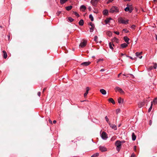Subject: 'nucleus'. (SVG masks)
<instances>
[{"instance_id": "nucleus-56", "label": "nucleus", "mask_w": 157, "mask_h": 157, "mask_svg": "<svg viewBox=\"0 0 157 157\" xmlns=\"http://www.w3.org/2000/svg\"><path fill=\"white\" fill-rule=\"evenodd\" d=\"M136 146H134V150H136Z\"/></svg>"}, {"instance_id": "nucleus-4", "label": "nucleus", "mask_w": 157, "mask_h": 157, "mask_svg": "<svg viewBox=\"0 0 157 157\" xmlns=\"http://www.w3.org/2000/svg\"><path fill=\"white\" fill-rule=\"evenodd\" d=\"M87 43V40H83L79 44V46L81 48H83L86 46Z\"/></svg>"}, {"instance_id": "nucleus-40", "label": "nucleus", "mask_w": 157, "mask_h": 157, "mask_svg": "<svg viewBox=\"0 0 157 157\" xmlns=\"http://www.w3.org/2000/svg\"><path fill=\"white\" fill-rule=\"evenodd\" d=\"M74 13L75 14L76 16H77L78 17L79 16V14H78L76 12H74Z\"/></svg>"}, {"instance_id": "nucleus-18", "label": "nucleus", "mask_w": 157, "mask_h": 157, "mask_svg": "<svg viewBox=\"0 0 157 157\" xmlns=\"http://www.w3.org/2000/svg\"><path fill=\"white\" fill-rule=\"evenodd\" d=\"M123 75L126 76L127 77H129V76H130V77L132 78L134 77V76L132 74H123Z\"/></svg>"}, {"instance_id": "nucleus-43", "label": "nucleus", "mask_w": 157, "mask_h": 157, "mask_svg": "<svg viewBox=\"0 0 157 157\" xmlns=\"http://www.w3.org/2000/svg\"><path fill=\"white\" fill-rule=\"evenodd\" d=\"M61 13V11H58L56 13V14H57V16H59Z\"/></svg>"}, {"instance_id": "nucleus-57", "label": "nucleus", "mask_w": 157, "mask_h": 157, "mask_svg": "<svg viewBox=\"0 0 157 157\" xmlns=\"http://www.w3.org/2000/svg\"><path fill=\"white\" fill-rule=\"evenodd\" d=\"M56 120H54L53 121V123L54 124H55L56 123Z\"/></svg>"}, {"instance_id": "nucleus-34", "label": "nucleus", "mask_w": 157, "mask_h": 157, "mask_svg": "<svg viewBox=\"0 0 157 157\" xmlns=\"http://www.w3.org/2000/svg\"><path fill=\"white\" fill-rule=\"evenodd\" d=\"M105 119L107 123L109 124L110 123V122L109 121V119L107 116H106L105 117Z\"/></svg>"}, {"instance_id": "nucleus-50", "label": "nucleus", "mask_w": 157, "mask_h": 157, "mask_svg": "<svg viewBox=\"0 0 157 157\" xmlns=\"http://www.w3.org/2000/svg\"><path fill=\"white\" fill-rule=\"evenodd\" d=\"M153 68V66H151L150 67L149 69L150 70H151Z\"/></svg>"}, {"instance_id": "nucleus-14", "label": "nucleus", "mask_w": 157, "mask_h": 157, "mask_svg": "<svg viewBox=\"0 0 157 157\" xmlns=\"http://www.w3.org/2000/svg\"><path fill=\"white\" fill-rule=\"evenodd\" d=\"M110 126L112 129H114V130H116L117 129V126L114 124H111L110 123L109 124Z\"/></svg>"}, {"instance_id": "nucleus-11", "label": "nucleus", "mask_w": 157, "mask_h": 157, "mask_svg": "<svg viewBox=\"0 0 157 157\" xmlns=\"http://www.w3.org/2000/svg\"><path fill=\"white\" fill-rule=\"evenodd\" d=\"M142 54V52H137L136 53V56L139 57L140 59H141L142 58V56L141 55Z\"/></svg>"}, {"instance_id": "nucleus-30", "label": "nucleus", "mask_w": 157, "mask_h": 157, "mask_svg": "<svg viewBox=\"0 0 157 157\" xmlns=\"http://www.w3.org/2000/svg\"><path fill=\"white\" fill-rule=\"evenodd\" d=\"M112 34L111 32L110 31H108L106 32V34L107 35V36L109 37L112 36Z\"/></svg>"}, {"instance_id": "nucleus-26", "label": "nucleus", "mask_w": 157, "mask_h": 157, "mask_svg": "<svg viewBox=\"0 0 157 157\" xmlns=\"http://www.w3.org/2000/svg\"><path fill=\"white\" fill-rule=\"evenodd\" d=\"M152 105H153V102H151V106L148 110V112H149V113L150 112H151V110L152 109Z\"/></svg>"}, {"instance_id": "nucleus-55", "label": "nucleus", "mask_w": 157, "mask_h": 157, "mask_svg": "<svg viewBox=\"0 0 157 157\" xmlns=\"http://www.w3.org/2000/svg\"><path fill=\"white\" fill-rule=\"evenodd\" d=\"M129 58L131 59H132V60H134V59L132 57H131V56H130L129 57Z\"/></svg>"}, {"instance_id": "nucleus-36", "label": "nucleus", "mask_w": 157, "mask_h": 157, "mask_svg": "<svg viewBox=\"0 0 157 157\" xmlns=\"http://www.w3.org/2000/svg\"><path fill=\"white\" fill-rule=\"evenodd\" d=\"M68 20L70 22H72L74 21L73 19L70 17L68 18Z\"/></svg>"}, {"instance_id": "nucleus-45", "label": "nucleus", "mask_w": 157, "mask_h": 157, "mask_svg": "<svg viewBox=\"0 0 157 157\" xmlns=\"http://www.w3.org/2000/svg\"><path fill=\"white\" fill-rule=\"evenodd\" d=\"M113 1V0H109L107 2V3L108 4L110 2H112Z\"/></svg>"}, {"instance_id": "nucleus-62", "label": "nucleus", "mask_w": 157, "mask_h": 157, "mask_svg": "<svg viewBox=\"0 0 157 157\" xmlns=\"http://www.w3.org/2000/svg\"><path fill=\"white\" fill-rule=\"evenodd\" d=\"M124 1H130V0H124Z\"/></svg>"}, {"instance_id": "nucleus-12", "label": "nucleus", "mask_w": 157, "mask_h": 157, "mask_svg": "<svg viewBox=\"0 0 157 157\" xmlns=\"http://www.w3.org/2000/svg\"><path fill=\"white\" fill-rule=\"evenodd\" d=\"M91 63V62L90 61L84 62L81 63V65H82L86 66L90 65Z\"/></svg>"}, {"instance_id": "nucleus-38", "label": "nucleus", "mask_w": 157, "mask_h": 157, "mask_svg": "<svg viewBox=\"0 0 157 157\" xmlns=\"http://www.w3.org/2000/svg\"><path fill=\"white\" fill-rule=\"evenodd\" d=\"M113 41L117 42L118 41V39L116 37H114L112 40Z\"/></svg>"}, {"instance_id": "nucleus-63", "label": "nucleus", "mask_w": 157, "mask_h": 157, "mask_svg": "<svg viewBox=\"0 0 157 157\" xmlns=\"http://www.w3.org/2000/svg\"><path fill=\"white\" fill-rule=\"evenodd\" d=\"M126 57H128L129 58L130 56H128V55H126Z\"/></svg>"}, {"instance_id": "nucleus-48", "label": "nucleus", "mask_w": 157, "mask_h": 157, "mask_svg": "<svg viewBox=\"0 0 157 157\" xmlns=\"http://www.w3.org/2000/svg\"><path fill=\"white\" fill-rule=\"evenodd\" d=\"M102 59H98V61H97V63H98V62H99L100 61H102Z\"/></svg>"}, {"instance_id": "nucleus-37", "label": "nucleus", "mask_w": 157, "mask_h": 157, "mask_svg": "<svg viewBox=\"0 0 157 157\" xmlns=\"http://www.w3.org/2000/svg\"><path fill=\"white\" fill-rule=\"evenodd\" d=\"M153 68L154 69H156V68H157V63H154V65H153Z\"/></svg>"}, {"instance_id": "nucleus-8", "label": "nucleus", "mask_w": 157, "mask_h": 157, "mask_svg": "<svg viewBox=\"0 0 157 157\" xmlns=\"http://www.w3.org/2000/svg\"><path fill=\"white\" fill-rule=\"evenodd\" d=\"M115 90L116 91H118L121 94H123L124 93V92L123 90L118 87H116L115 88Z\"/></svg>"}, {"instance_id": "nucleus-5", "label": "nucleus", "mask_w": 157, "mask_h": 157, "mask_svg": "<svg viewBox=\"0 0 157 157\" xmlns=\"http://www.w3.org/2000/svg\"><path fill=\"white\" fill-rule=\"evenodd\" d=\"M101 137L104 140H106V139L108 138L107 134H106V133L104 132H103L102 133L101 135Z\"/></svg>"}, {"instance_id": "nucleus-47", "label": "nucleus", "mask_w": 157, "mask_h": 157, "mask_svg": "<svg viewBox=\"0 0 157 157\" xmlns=\"http://www.w3.org/2000/svg\"><path fill=\"white\" fill-rule=\"evenodd\" d=\"M135 155L134 153L132 154L130 157H135Z\"/></svg>"}, {"instance_id": "nucleus-60", "label": "nucleus", "mask_w": 157, "mask_h": 157, "mask_svg": "<svg viewBox=\"0 0 157 157\" xmlns=\"http://www.w3.org/2000/svg\"><path fill=\"white\" fill-rule=\"evenodd\" d=\"M121 56H124V55H125V54H123V53H121Z\"/></svg>"}, {"instance_id": "nucleus-31", "label": "nucleus", "mask_w": 157, "mask_h": 157, "mask_svg": "<svg viewBox=\"0 0 157 157\" xmlns=\"http://www.w3.org/2000/svg\"><path fill=\"white\" fill-rule=\"evenodd\" d=\"M99 154L98 153H96L92 155L91 157H97L99 155Z\"/></svg>"}, {"instance_id": "nucleus-46", "label": "nucleus", "mask_w": 157, "mask_h": 157, "mask_svg": "<svg viewBox=\"0 0 157 157\" xmlns=\"http://www.w3.org/2000/svg\"><path fill=\"white\" fill-rule=\"evenodd\" d=\"M120 109H117L116 110V112L117 113H118L120 112Z\"/></svg>"}, {"instance_id": "nucleus-61", "label": "nucleus", "mask_w": 157, "mask_h": 157, "mask_svg": "<svg viewBox=\"0 0 157 157\" xmlns=\"http://www.w3.org/2000/svg\"><path fill=\"white\" fill-rule=\"evenodd\" d=\"M8 37L9 39L10 38V36L8 35Z\"/></svg>"}, {"instance_id": "nucleus-35", "label": "nucleus", "mask_w": 157, "mask_h": 157, "mask_svg": "<svg viewBox=\"0 0 157 157\" xmlns=\"http://www.w3.org/2000/svg\"><path fill=\"white\" fill-rule=\"evenodd\" d=\"M98 38V37H97V36H95L94 37V40L95 42H97Z\"/></svg>"}, {"instance_id": "nucleus-29", "label": "nucleus", "mask_w": 157, "mask_h": 157, "mask_svg": "<svg viewBox=\"0 0 157 157\" xmlns=\"http://www.w3.org/2000/svg\"><path fill=\"white\" fill-rule=\"evenodd\" d=\"M108 13V11L107 10H105L103 11V13L104 15H107Z\"/></svg>"}, {"instance_id": "nucleus-9", "label": "nucleus", "mask_w": 157, "mask_h": 157, "mask_svg": "<svg viewBox=\"0 0 157 157\" xmlns=\"http://www.w3.org/2000/svg\"><path fill=\"white\" fill-rule=\"evenodd\" d=\"M133 9L132 7H127L124 9L125 11H128L129 13H131L133 10Z\"/></svg>"}, {"instance_id": "nucleus-39", "label": "nucleus", "mask_w": 157, "mask_h": 157, "mask_svg": "<svg viewBox=\"0 0 157 157\" xmlns=\"http://www.w3.org/2000/svg\"><path fill=\"white\" fill-rule=\"evenodd\" d=\"M105 21L106 24H107L109 22V20L106 19L105 20Z\"/></svg>"}, {"instance_id": "nucleus-59", "label": "nucleus", "mask_w": 157, "mask_h": 157, "mask_svg": "<svg viewBox=\"0 0 157 157\" xmlns=\"http://www.w3.org/2000/svg\"><path fill=\"white\" fill-rule=\"evenodd\" d=\"M49 122L50 123H52V121L51 120H49Z\"/></svg>"}, {"instance_id": "nucleus-21", "label": "nucleus", "mask_w": 157, "mask_h": 157, "mask_svg": "<svg viewBox=\"0 0 157 157\" xmlns=\"http://www.w3.org/2000/svg\"><path fill=\"white\" fill-rule=\"evenodd\" d=\"M108 100L109 102H111L113 104H114L115 103V101L112 98H109V99Z\"/></svg>"}, {"instance_id": "nucleus-64", "label": "nucleus", "mask_w": 157, "mask_h": 157, "mask_svg": "<svg viewBox=\"0 0 157 157\" xmlns=\"http://www.w3.org/2000/svg\"><path fill=\"white\" fill-rule=\"evenodd\" d=\"M121 143L124 142V141H121Z\"/></svg>"}, {"instance_id": "nucleus-16", "label": "nucleus", "mask_w": 157, "mask_h": 157, "mask_svg": "<svg viewBox=\"0 0 157 157\" xmlns=\"http://www.w3.org/2000/svg\"><path fill=\"white\" fill-rule=\"evenodd\" d=\"M124 40L125 41L127 44H129L128 41L129 40V39L127 36H125L124 37Z\"/></svg>"}, {"instance_id": "nucleus-6", "label": "nucleus", "mask_w": 157, "mask_h": 157, "mask_svg": "<svg viewBox=\"0 0 157 157\" xmlns=\"http://www.w3.org/2000/svg\"><path fill=\"white\" fill-rule=\"evenodd\" d=\"M99 1V0H91L90 3L93 6H96Z\"/></svg>"}, {"instance_id": "nucleus-7", "label": "nucleus", "mask_w": 157, "mask_h": 157, "mask_svg": "<svg viewBox=\"0 0 157 157\" xmlns=\"http://www.w3.org/2000/svg\"><path fill=\"white\" fill-rule=\"evenodd\" d=\"M89 25L91 26V28H90V32H92L94 30L95 27L94 25L91 22H90L89 23Z\"/></svg>"}, {"instance_id": "nucleus-51", "label": "nucleus", "mask_w": 157, "mask_h": 157, "mask_svg": "<svg viewBox=\"0 0 157 157\" xmlns=\"http://www.w3.org/2000/svg\"><path fill=\"white\" fill-rule=\"evenodd\" d=\"M88 10L89 11H90L91 10V8L90 6H89L88 8Z\"/></svg>"}, {"instance_id": "nucleus-52", "label": "nucleus", "mask_w": 157, "mask_h": 157, "mask_svg": "<svg viewBox=\"0 0 157 157\" xmlns=\"http://www.w3.org/2000/svg\"><path fill=\"white\" fill-rule=\"evenodd\" d=\"M105 71V70L104 69H102L100 70V71L102 72Z\"/></svg>"}, {"instance_id": "nucleus-41", "label": "nucleus", "mask_w": 157, "mask_h": 157, "mask_svg": "<svg viewBox=\"0 0 157 157\" xmlns=\"http://www.w3.org/2000/svg\"><path fill=\"white\" fill-rule=\"evenodd\" d=\"M136 27V26L135 25H132L131 26V28L132 29H134Z\"/></svg>"}, {"instance_id": "nucleus-28", "label": "nucleus", "mask_w": 157, "mask_h": 157, "mask_svg": "<svg viewBox=\"0 0 157 157\" xmlns=\"http://www.w3.org/2000/svg\"><path fill=\"white\" fill-rule=\"evenodd\" d=\"M153 103L154 105H157V98H155L153 100Z\"/></svg>"}, {"instance_id": "nucleus-10", "label": "nucleus", "mask_w": 157, "mask_h": 157, "mask_svg": "<svg viewBox=\"0 0 157 157\" xmlns=\"http://www.w3.org/2000/svg\"><path fill=\"white\" fill-rule=\"evenodd\" d=\"M99 149L102 152H105L107 151V148L104 146H99Z\"/></svg>"}, {"instance_id": "nucleus-54", "label": "nucleus", "mask_w": 157, "mask_h": 157, "mask_svg": "<svg viewBox=\"0 0 157 157\" xmlns=\"http://www.w3.org/2000/svg\"><path fill=\"white\" fill-rule=\"evenodd\" d=\"M46 88H44L43 90V93H44V91L46 90Z\"/></svg>"}, {"instance_id": "nucleus-53", "label": "nucleus", "mask_w": 157, "mask_h": 157, "mask_svg": "<svg viewBox=\"0 0 157 157\" xmlns=\"http://www.w3.org/2000/svg\"><path fill=\"white\" fill-rule=\"evenodd\" d=\"M127 7H132V6L130 5H129L128 4H127Z\"/></svg>"}, {"instance_id": "nucleus-25", "label": "nucleus", "mask_w": 157, "mask_h": 157, "mask_svg": "<svg viewBox=\"0 0 157 157\" xmlns=\"http://www.w3.org/2000/svg\"><path fill=\"white\" fill-rule=\"evenodd\" d=\"M72 8V6H70L66 7V10L67 11L70 10Z\"/></svg>"}, {"instance_id": "nucleus-1", "label": "nucleus", "mask_w": 157, "mask_h": 157, "mask_svg": "<svg viewBox=\"0 0 157 157\" xmlns=\"http://www.w3.org/2000/svg\"><path fill=\"white\" fill-rule=\"evenodd\" d=\"M119 10L118 7L113 6L110 9L109 12L111 13H119Z\"/></svg>"}, {"instance_id": "nucleus-3", "label": "nucleus", "mask_w": 157, "mask_h": 157, "mask_svg": "<svg viewBox=\"0 0 157 157\" xmlns=\"http://www.w3.org/2000/svg\"><path fill=\"white\" fill-rule=\"evenodd\" d=\"M128 20H124L122 18H120L118 19V21L120 23L126 24L128 23Z\"/></svg>"}, {"instance_id": "nucleus-23", "label": "nucleus", "mask_w": 157, "mask_h": 157, "mask_svg": "<svg viewBox=\"0 0 157 157\" xmlns=\"http://www.w3.org/2000/svg\"><path fill=\"white\" fill-rule=\"evenodd\" d=\"M136 136L135 135L134 133H132V140L133 141H134L136 139Z\"/></svg>"}, {"instance_id": "nucleus-15", "label": "nucleus", "mask_w": 157, "mask_h": 157, "mask_svg": "<svg viewBox=\"0 0 157 157\" xmlns=\"http://www.w3.org/2000/svg\"><path fill=\"white\" fill-rule=\"evenodd\" d=\"M100 92L103 95H105L106 94V90L103 89H100Z\"/></svg>"}, {"instance_id": "nucleus-19", "label": "nucleus", "mask_w": 157, "mask_h": 157, "mask_svg": "<svg viewBox=\"0 0 157 157\" xmlns=\"http://www.w3.org/2000/svg\"><path fill=\"white\" fill-rule=\"evenodd\" d=\"M109 48L112 50H113V47L114 46V44L113 43L110 42L109 43Z\"/></svg>"}, {"instance_id": "nucleus-20", "label": "nucleus", "mask_w": 157, "mask_h": 157, "mask_svg": "<svg viewBox=\"0 0 157 157\" xmlns=\"http://www.w3.org/2000/svg\"><path fill=\"white\" fill-rule=\"evenodd\" d=\"M2 52L3 54V57H4V58L5 59H6L7 56V54L6 52L5 51L3 50L2 51Z\"/></svg>"}, {"instance_id": "nucleus-24", "label": "nucleus", "mask_w": 157, "mask_h": 157, "mask_svg": "<svg viewBox=\"0 0 157 157\" xmlns=\"http://www.w3.org/2000/svg\"><path fill=\"white\" fill-rule=\"evenodd\" d=\"M118 102L119 104L122 103L123 102V100L121 98H119L118 99Z\"/></svg>"}, {"instance_id": "nucleus-42", "label": "nucleus", "mask_w": 157, "mask_h": 157, "mask_svg": "<svg viewBox=\"0 0 157 157\" xmlns=\"http://www.w3.org/2000/svg\"><path fill=\"white\" fill-rule=\"evenodd\" d=\"M123 30L126 33H127L128 32V31L126 29H124Z\"/></svg>"}, {"instance_id": "nucleus-13", "label": "nucleus", "mask_w": 157, "mask_h": 157, "mask_svg": "<svg viewBox=\"0 0 157 157\" xmlns=\"http://www.w3.org/2000/svg\"><path fill=\"white\" fill-rule=\"evenodd\" d=\"M90 90V88L89 87H87L86 88V92L85 93H84V97L85 98H86L87 94H88V92H89V90Z\"/></svg>"}, {"instance_id": "nucleus-2", "label": "nucleus", "mask_w": 157, "mask_h": 157, "mask_svg": "<svg viewBox=\"0 0 157 157\" xmlns=\"http://www.w3.org/2000/svg\"><path fill=\"white\" fill-rule=\"evenodd\" d=\"M115 145L116 146V150L119 152L121 146V142L120 140H117L115 142Z\"/></svg>"}, {"instance_id": "nucleus-32", "label": "nucleus", "mask_w": 157, "mask_h": 157, "mask_svg": "<svg viewBox=\"0 0 157 157\" xmlns=\"http://www.w3.org/2000/svg\"><path fill=\"white\" fill-rule=\"evenodd\" d=\"M89 17L91 21H94V17L91 14L90 15Z\"/></svg>"}, {"instance_id": "nucleus-27", "label": "nucleus", "mask_w": 157, "mask_h": 157, "mask_svg": "<svg viewBox=\"0 0 157 157\" xmlns=\"http://www.w3.org/2000/svg\"><path fill=\"white\" fill-rule=\"evenodd\" d=\"M128 44L126 43H123L121 44V47L123 48H124L127 46Z\"/></svg>"}, {"instance_id": "nucleus-44", "label": "nucleus", "mask_w": 157, "mask_h": 157, "mask_svg": "<svg viewBox=\"0 0 157 157\" xmlns=\"http://www.w3.org/2000/svg\"><path fill=\"white\" fill-rule=\"evenodd\" d=\"M114 33L117 35H119V32H118L114 31Z\"/></svg>"}, {"instance_id": "nucleus-22", "label": "nucleus", "mask_w": 157, "mask_h": 157, "mask_svg": "<svg viewBox=\"0 0 157 157\" xmlns=\"http://www.w3.org/2000/svg\"><path fill=\"white\" fill-rule=\"evenodd\" d=\"M78 24L82 26L84 24V21L82 19H81L79 22Z\"/></svg>"}, {"instance_id": "nucleus-17", "label": "nucleus", "mask_w": 157, "mask_h": 157, "mask_svg": "<svg viewBox=\"0 0 157 157\" xmlns=\"http://www.w3.org/2000/svg\"><path fill=\"white\" fill-rule=\"evenodd\" d=\"M86 7L84 5H82L80 7V10L83 11H84L86 9Z\"/></svg>"}, {"instance_id": "nucleus-58", "label": "nucleus", "mask_w": 157, "mask_h": 157, "mask_svg": "<svg viewBox=\"0 0 157 157\" xmlns=\"http://www.w3.org/2000/svg\"><path fill=\"white\" fill-rule=\"evenodd\" d=\"M121 73H120L118 75V77H119L120 76V75H121Z\"/></svg>"}, {"instance_id": "nucleus-49", "label": "nucleus", "mask_w": 157, "mask_h": 157, "mask_svg": "<svg viewBox=\"0 0 157 157\" xmlns=\"http://www.w3.org/2000/svg\"><path fill=\"white\" fill-rule=\"evenodd\" d=\"M41 93L40 92H38L37 93V95L38 96H40V95Z\"/></svg>"}, {"instance_id": "nucleus-33", "label": "nucleus", "mask_w": 157, "mask_h": 157, "mask_svg": "<svg viewBox=\"0 0 157 157\" xmlns=\"http://www.w3.org/2000/svg\"><path fill=\"white\" fill-rule=\"evenodd\" d=\"M67 1V0H60V3L61 4H63L65 3Z\"/></svg>"}]
</instances>
